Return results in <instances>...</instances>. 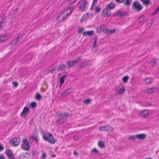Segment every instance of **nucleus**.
Masks as SVG:
<instances>
[{
	"label": "nucleus",
	"instance_id": "obj_1",
	"mask_svg": "<svg viewBox=\"0 0 159 159\" xmlns=\"http://www.w3.org/2000/svg\"><path fill=\"white\" fill-rule=\"evenodd\" d=\"M73 9L72 7H70L62 11L61 15L57 19V22L61 23L67 19L71 13Z\"/></svg>",
	"mask_w": 159,
	"mask_h": 159
},
{
	"label": "nucleus",
	"instance_id": "obj_2",
	"mask_svg": "<svg viewBox=\"0 0 159 159\" xmlns=\"http://www.w3.org/2000/svg\"><path fill=\"white\" fill-rule=\"evenodd\" d=\"M69 116L68 113L62 112L60 114L55 116V117H57V123L59 124H61L66 122L67 117Z\"/></svg>",
	"mask_w": 159,
	"mask_h": 159
},
{
	"label": "nucleus",
	"instance_id": "obj_3",
	"mask_svg": "<svg viewBox=\"0 0 159 159\" xmlns=\"http://www.w3.org/2000/svg\"><path fill=\"white\" fill-rule=\"evenodd\" d=\"M11 36V34L10 33H6L1 34L0 36V43L8 40Z\"/></svg>",
	"mask_w": 159,
	"mask_h": 159
},
{
	"label": "nucleus",
	"instance_id": "obj_4",
	"mask_svg": "<svg viewBox=\"0 0 159 159\" xmlns=\"http://www.w3.org/2000/svg\"><path fill=\"white\" fill-rule=\"evenodd\" d=\"M30 146L26 139H24L21 145L22 149L26 151H28L30 149Z\"/></svg>",
	"mask_w": 159,
	"mask_h": 159
},
{
	"label": "nucleus",
	"instance_id": "obj_5",
	"mask_svg": "<svg viewBox=\"0 0 159 159\" xmlns=\"http://www.w3.org/2000/svg\"><path fill=\"white\" fill-rule=\"evenodd\" d=\"M132 7L133 9L135 10L136 11H140L143 8L139 4L138 1H137L133 2Z\"/></svg>",
	"mask_w": 159,
	"mask_h": 159
},
{
	"label": "nucleus",
	"instance_id": "obj_6",
	"mask_svg": "<svg viewBox=\"0 0 159 159\" xmlns=\"http://www.w3.org/2000/svg\"><path fill=\"white\" fill-rule=\"evenodd\" d=\"M43 138L51 143H54L55 142L53 136L50 134H48V135L45 134L43 136Z\"/></svg>",
	"mask_w": 159,
	"mask_h": 159
},
{
	"label": "nucleus",
	"instance_id": "obj_7",
	"mask_svg": "<svg viewBox=\"0 0 159 159\" xmlns=\"http://www.w3.org/2000/svg\"><path fill=\"white\" fill-rule=\"evenodd\" d=\"M96 29L97 32H100L101 31H102L105 33H108V31H109L108 28L104 25H102L97 27L96 28Z\"/></svg>",
	"mask_w": 159,
	"mask_h": 159
},
{
	"label": "nucleus",
	"instance_id": "obj_8",
	"mask_svg": "<svg viewBox=\"0 0 159 159\" xmlns=\"http://www.w3.org/2000/svg\"><path fill=\"white\" fill-rule=\"evenodd\" d=\"M6 21V17L4 15L0 16V30L5 27Z\"/></svg>",
	"mask_w": 159,
	"mask_h": 159
},
{
	"label": "nucleus",
	"instance_id": "obj_9",
	"mask_svg": "<svg viewBox=\"0 0 159 159\" xmlns=\"http://www.w3.org/2000/svg\"><path fill=\"white\" fill-rule=\"evenodd\" d=\"M19 139L17 138H14L11 139L9 141V144L13 147L17 146L19 144Z\"/></svg>",
	"mask_w": 159,
	"mask_h": 159
},
{
	"label": "nucleus",
	"instance_id": "obj_10",
	"mask_svg": "<svg viewBox=\"0 0 159 159\" xmlns=\"http://www.w3.org/2000/svg\"><path fill=\"white\" fill-rule=\"evenodd\" d=\"M87 4V2L84 0H82L80 2V8L82 11L85 10Z\"/></svg>",
	"mask_w": 159,
	"mask_h": 159
},
{
	"label": "nucleus",
	"instance_id": "obj_11",
	"mask_svg": "<svg viewBox=\"0 0 159 159\" xmlns=\"http://www.w3.org/2000/svg\"><path fill=\"white\" fill-rule=\"evenodd\" d=\"M128 13L126 11H119L115 13L114 14V16H118L120 17H122L125 16H128Z\"/></svg>",
	"mask_w": 159,
	"mask_h": 159
},
{
	"label": "nucleus",
	"instance_id": "obj_12",
	"mask_svg": "<svg viewBox=\"0 0 159 159\" xmlns=\"http://www.w3.org/2000/svg\"><path fill=\"white\" fill-rule=\"evenodd\" d=\"M5 153L9 158L11 159H14V156L12 154V152L10 149H7L5 152Z\"/></svg>",
	"mask_w": 159,
	"mask_h": 159
},
{
	"label": "nucleus",
	"instance_id": "obj_13",
	"mask_svg": "<svg viewBox=\"0 0 159 159\" xmlns=\"http://www.w3.org/2000/svg\"><path fill=\"white\" fill-rule=\"evenodd\" d=\"M92 63V61L91 60H89L87 61L84 62L81 64L80 66V67L83 68L87 66L90 65Z\"/></svg>",
	"mask_w": 159,
	"mask_h": 159
},
{
	"label": "nucleus",
	"instance_id": "obj_14",
	"mask_svg": "<svg viewBox=\"0 0 159 159\" xmlns=\"http://www.w3.org/2000/svg\"><path fill=\"white\" fill-rule=\"evenodd\" d=\"M104 14L105 15L104 16L108 17L111 15V12L110 11L108 10L107 8H105L102 11V14Z\"/></svg>",
	"mask_w": 159,
	"mask_h": 159
},
{
	"label": "nucleus",
	"instance_id": "obj_15",
	"mask_svg": "<svg viewBox=\"0 0 159 159\" xmlns=\"http://www.w3.org/2000/svg\"><path fill=\"white\" fill-rule=\"evenodd\" d=\"M149 112L147 110L143 111L141 113L140 115L142 117H148L149 115Z\"/></svg>",
	"mask_w": 159,
	"mask_h": 159
},
{
	"label": "nucleus",
	"instance_id": "obj_16",
	"mask_svg": "<svg viewBox=\"0 0 159 159\" xmlns=\"http://www.w3.org/2000/svg\"><path fill=\"white\" fill-rule=\"evenodd\" d=\"M104 131L108 133H112L114 130L113 128L109 125H106L104 126Z\"/></svg>",
	"mask_w": 159,
	"mask_h": 159
},
{
	"label": "nucleus",
	"instance_id": "obj_17",
	"mask_svg": "<svg viewBox=\"0 0 159 159\" xmlns=\"http://www.w3.org/2000/svg\"><path fill=\"white\" fill-rule=\"evenodd\" d=\"M72 92V89L71 88H68L63 93L61 94V96L63 97L66 96Z\"/></svg>",
	"mask_w": 159,
	"mask_h": 159
},
{
	"label": "nucleus",
	"instance_id": "obj_18",
	"mask_svg": "<svg viewBox=\"0 0 159 159\" xmlns=\"http://www.w3.org/2000/svg\"><path fill=\"white\" fill-rule=\"evenodd\" d=\"M139 22L141 24H143L145 21L146 19L143 15H141L139 18Z\"/></svg>",
	"mask_w": 159,
	"mask_h": 159
},
{
	"label": "nucleus",
	"instance_id": "obj_19",
	"mask_svg": "<svg viewBox=\"0 0 159 159\" xmlns=\"http://www.w3.org/2000/svg\"><path fill=\"white\" fill-rule=\"evenodd\" d=\"M136 137L139 139H143L146 137V135L144 134H139L136 135Z\"/></svg>",
	"mask_w": 159,
	"mask_h": 159
},
{
	"label": "nucleus",
	"instance_id": "obj_20",
	"mask_svg": "<svg viewBox=\"0 0 159 159\" xmlns=\"http://www.w3.org/2000/svg\"><path fill=\"white\" fill-rule=\"evenodd\" d=\"M94 32L93 30L88 31L83 33V35L84 36H90L92 35L93 34Z\"/></svg>",
	"mask_w": 159,
	"mask_h": 159
},
{
	"label": "nucleus",
	"instance_id": "obj_21",
	"mask_svg": "<svg viewBox=\"0 0 159 159\" xmlns=\"http://www.w3.org/2000/svg\"><path fill=\"white\" fill-rule=\"evenodd\" d=\"M156 90V88L152 87L150 89H148L146 91L147 93L151 94L155 92Z\"/></svg>",
	"mask_w": 159,
	"mask_h": 159
},
{
	"label": "nucleus",
	"instance_id": "obj_22",
	"mask_svg": "<svg viewBox=\"0 0 159 159\" xmlns=\"http://www.w3.org/2000/svg\"><path fill=\"white\" fill-rule=\"evenodd\" d=\"M115 7V5L114 3L111 2L108 4L106 7L108 9L111 10L113 9Z\"/></svg>",
	"mask_w": 159,
	"mask_h": 159
},
{
	"label": "nucleus",
	"instance_id": "obj_23",
	"mask_svg": "<svg viewBox=\"0 0 159 159\" xmlns=\"http://www.w3.org/2000/svg\"><path fill=\"white\" fill-rule=\"evenodd\" d=\"M29 109L26 107H25L22 112L20 113V115L22 117L24 115V114L27 113V112L29 111Z\"/></svg>",
	"mask_w": 159,
	"mask_h": 159
},
{
	"label": "nucleus",
	"instance_id": "obj_24",
	"mask_svg": "<svg viewBox=\"0 0 159 159\" xmlns=\"http://www.w3.org/2000/svg\"><path fill=\"white\" fill-rule=\"evenodd\" d=\"M74 63L72 61V60L69 61L67 63V68L70 69L71 67L72 66L74 65Z\"/></svg>",
	"mask_w": 159,
	"mask_h": 159
},
{
	"label": "nucleus",
	"instance_id": "obj_25",
	"mask_svg": "<svg viewBox=\"0 0 159 159\" xmlns=\"http://www.w3.org/2000/svg\"><path fill=\"white\" fill-rule=\"evenodd\" d=\"M19 37H18L16 38L13 40L11 43V44L13 45H15L18 43L19 41Z\"/></svg>",
	"mask_w": 159,
	"mask_h": 159
},
{
	"label": "nucleus",
	"instance_id": "obj_26",
	"mask_svg": "<svg viewBox=\"0 0 159 159\" xmlns=\"http://www.w3.org/2000/svg\"><path fill=\"white\" fill-rule=\"evenodd\" d=\"M66 69V66L64 64H61L58 68V70H64Z\"/></svg>",
	"mask_w": 159,
	"mask_h": 159
},
{
	"label": "nucleus",
	"instance_id": "obj_27",
	"mask_svg": "<svg viewBox=\"0 0 159 159\" xmlns=\"http://www.w3.org/2000/svg\"><path fill=\"white\" fill-rule=\"evenodd\" d=\"M97 39H98V37L97 36H95L93 38V39H94V41L93 45V48H95L97 47L98 46V45L97 44H96Z\"/></svg>",
	"mask_w": 159,
	"mask_h": 159
},
{
	"label": "nucleus",
	"instance_id": "obj_28",
	"mask_svg": "<svg viewBox=\"0 0 159 159\" xmlns=\"http://www.w3.org/2000/svg\"><path fill=\"white\" fill-rule=\"evenodd\" d=\"M152 80L151 78L148 77L145 79V81L147 84H149L152 82Z\"/></svg>",
	"mask_w": 159,
	"mask_h": 159
},
{
	"label": "nucleus",
	"instance_id": "obj_29",
	"mask_svg": "<svg viewBox=\"0 0 159 159\" xmlns=\"http://www.w3.org/2000/svg\"><path fill=\"white\" fill-rule=\"evenodd\" d=\"M41 98V96L40 94L39 93H37L36 94L35 96V98L36 100L38 101H40Z\"/></svg>",
	"mask_w": 159,
	"mask_h": 159
},
{
	"label": "nucleus",
	"instance_id": "obj_30",
	"mask_svg": "<svg viewBox=\"0 0 159 159\" xmlns=\"http://www.w3.org/2000/svg\"><path fill=\"white\" fill-rule=\"evenodd\" d=\"M98 145L99 147L101 148H102L105 146L103 142L101 141L98 142Z\"/></svg>",
	"mask_w": 159,
	"mask_h": 159
},
{
	"label": "nucleus",
	"instance_id": "obj_31",
	"mask_svg": "<svg viewBox=\"0 0 159 159\" xmlns=\"http://www.w3.org/2000/svg\"><path fill=\"white\" fill-rule=\"evenodd\" d=\"M88 13H87L86 14L84 15L81 19V21L82 22L84 21L85 20L88 18Z\"/></svg>",
	"mask_w": 159,
	"mask_h": 159
},
{
	"label": "nucleus",
	"instance_id": "obj_32",
	"mask_svg": "<svg viewBox=\"0 0 159 159\" xmlns=\"http://www.w3.org/2000/svg\"><path fill=\"white\" fill-rule=\"evenodd\" d=\"M128 79L129 76H126L123 78L122 81L124 83H126L128 82Z\"/></svg>",
	"mask_w": 159,
	"mask_h": 159
},
{
	"label": "nucleus",
	"instance_id": "obj_33",
	"mask_svg": "<svg viewBox=\"0 0 159 159\" xmlns=\"http://www.w3.org/2000/svg\"><path fill=\"white\" fill-rule=\"evenodd\" d=\"M142 1L144 5H146L149 4L150 3V0H143Z\"/></svg>",
	"mask_w": 159,
	"mask_h": 159
},
{
	"label": "nucleus",
	"instance_id": "obj_34",
	"mask_svg": "<svg viewBox=\"0 0 159 159\" xmlns=\"http://www.w3.org/2000/svg\"><path fill=\"white\" fill-rule=\"evenodd\" d=\"M27 61H30L32 58V55L30 54H28L26 56Z\"/></svg>",
	"mask_w": 159,
	"mask_h": 159
},
{
	"label": "nucleus",
	"instance_id": "obj_35",
	"mask_svg": "<svg viewBox=\"0 0 159 159\" xmlns=\"http://www.w3.org/2000/svg\"><path fill=\"white\" fill-rule=\"evenodd\" d=\"M125 91V89L122 86L121 88H120L118 90L119 93L120 94L123 93Z\"/></svg>",
	"mask_w": 159,
	"mask_h": 159
},
{
	"label": "nucleus",
	"instance_id": "obj_36",
	"mask_svg": "<svg viewBox=\"0 0 159 159\" xmlns=\"http://www.w3.org/2000/svg\"><path fill=\"white\" fill-rule=\"evenodd\" d=\"M136 135L135 136H130L129 137L128 139L129 140H131L133 141L135 140L136 138Z\"/></svg>",
	"mask_w": 159,
	"mask_h": 159
},
{
	"label": "nucleus",
	"instance_id": "obj_37",
	"mask_svg": "<svg viewBox=\"0 0 159 159\" xmlns=\"http://www.w3.org/2000/svg\"><path fill=\"white\" fill-rule=\"evenodd\" d=\"M100 11V8L98 6L96 7L95 9V12L97 13H99Z\"/></svg>",
	"mask_w": 159,
	"mask_h": 159
},
{
	"label": "nucleus",
	"instance_id": "obj_38",
	"mask_svg": "<svg viewBox=\"0 0 159 159\" xmlns=\"http://www.w3.org/2000/svg\"><path fill=\"white\" fill-rule=\"evenodd\" d=\"M30 105L32 108H34L36 106V103L35 102H32L30 104Z\"/></svg>",
	"mask_w": 159,
	"mask_h": 159
},
{
	"label": "nucleus",
	"instance_id": "obj_39",
	"mask_svg": "<svg viewBox=\"0 0 159 159\" xmlns=\"http://www.w3.org/2000/svg\"><path fill=\"white\" fill-rule=\"evenodd\" d=\"M60 87L62 84H63L64 83V80L62 78H60Z\"/></svg>",
	"mask_w": 159,
	"mask_h": 159
},
{
	"label": "nucleus",
	"instance_id": "obj_40",
	"mask_svg": "<svg viewBox=\"0 0 159 159\" xmlns=\"http://www.w3.org/2000/svg\"><path fill=\"white\" fill-rule=\"evenodd\" d=\"M31 138L33 139L37 143L38 142V140L37 136H32L31 137Z\"/></svg>",
	"mask_w": 159,
	"mask_h": 159
},
{
	"label": "nucleus",
	"instance_id": "obj_41",
	"mask_svg": "<svg viewBox=\"0 0 159 159\" xmlns=\"http://www.w3.org/2000/svg\"><path fill=\"white\" fill-rule=\"evenodd\" d=\"M46 157V154L44 152L43 153L41 157V159H45Z\"/></svg>",
	"mask_w": 159,
	"mask_h": 159
},
{
	"label": "nucleus",
	"instance_id": "obj_42",
	"mask_svg": "<svg viewBox=\"0 0 159 159\" xmlns=\"http://www.w3.org/2000/svg\"><path fill=\"white\" fill-rule=\"evenodd\" d=\"M90 100L89 98L86 99L84 100V103L88 104L90 102Z\"/></svg>",
	"mask_w": 159,
	"mask_h": 159
},
{
	"label": "nucleus",
	"instance_id": "obj_43",
	"mask_svg": "<svg viewBox=\"0 0 159 159\" xmlns=\"http://www.w3.org/2000/svg\"><path fill=\"white\" fill-rule=\"evenodd\" d=\"M152 104L150 102H148L144 104V106L146 107H149L152 106Z\"/></svg>",
	"mask_w": 159,
	"mask_h": 159
},
{
	"label": "nucleus",
	"instance_id": "obj_44",
	"mask_svg": "<svg viewBox=\"0 0 159 159\" xmlns=\"http://www.w3.org/2000/svg\"><path fill=\"white\" fill-rule=\"evenodd\" d=\"M151 63L152 65L153 66H155L157 65L156 61L155 60H153L151 61Z\"/></svg>",
	"mask_w": 159,
	"mask_h": 159
},
{
	"label": "nucleus",
	"instance_id": "obj_45",
	"mask_svg": "<svg viewBox=\"0 0 159 159\" xmlns=\"http://www.w3.org/2000/svg\"><path fill=\"white\" fill-rule=\"evenodd\" d=\"M130 2L129 0H126L124 4L126 6L129 5L130 4Z\"/></svg>",
	"mask_w": 159,
	"mask_h": 159
},
{
	"label": "nucleus",
	"instance_id": "obj_46",
	"mask_svg": "<svg viewBox=\"0 0 159 159\" xmlns=\"http://www.w3.org/2000/svg\"><path fill=\"white\" fill-rule=\"evenodd\" d=\"M77 0H68V2L71 4H73Z\"/></svg>",
	"mask_w": 159,
	"mask_h": 159
},
{
	"label": "nucleus",
	"instance_id": "obj_47",
	"mask_svg": "<svg viewBox=\"0 0 159 159\" xmlns=\"http://www.w3.org/2000/svg\"><path fill=\"white\" fill-rule=\"evenodd\" d=\"M92 152L98 154H99V151H97V149L95 148L93 149L92 150Z\"/></svg>",
	"mask_w": 159,
	"mask_h": 159
},
{
	"label": "nucleus",
	"instance_id": "obj_48",
	"mask_svg": "<svg viewBox=\"0 0 159 159\" xmlns=\"http://www.w3.org/2000/svg\"><path fill=\"white\" fill-rule=\"evenodd\" d=\"M115 31V30H109V31L108 32V33L111 34L114 33Z\"/></svg>",
	"mask_w": 159,
	"mask_h": 159
},
{
	"label": "nucleus",
	"instance_id": "obj_49",
	"mask_svg": "<svg viewBox=\"0 0 159 159\" xmlns=\"http://www.w3.org/2000/svg\"><path fill=\"white\" fill-rule=\"evenodd\" d=\"M12 84L14 87H16L18 85V83L16 82H14L12 83Z\"/></svg>",
	"mask_w": 159,
	"mask_h": 159
},
{
	"label": "nucleus",
	"instance_id": "obj_50",
	"mask_svg": "<svg viewBox=\"0 0 159 159\" xmlns=\"http://www.w3.org/2000/svg\"><path fill=\"white\" fill-rule=\"evenodd\" d=\"M158 11H159V6L157 8L156 11L154 12L152 14V15H155L156 13Z\"/></svg>",
	"mask_w": 159,
	"mask_h": 159
},
{
	"label": "nucleus",
	"instance_id": "obj_51",
	"mask_svg": "<svg viewBox=\"0 0 159 159\" xmlns=\"http://www.w3.org/2000/svg\"><path fill=\"white\" fill-rule=\"evenodd\" d=\"M84 30V29H82V28H80L79 30H78V33H81Z\"/></svg>",
	"mask_w": 159,
	"mask_h": 159
},
{
	"label": "nucleus",
	"instance_id": "obj_52",
	"mask_svg": "<svg viewBox=\"0 0 159 159\" xmlns=\"http://www.w3.org/2000/svg\"><path fill=\"white\" fill-rule=\"evenodd\" d=\"M118 3H122L124 0H115Z\"/></svg>",
	"mask_w": 159,
	"mask_h": 159
},
{
	"label": "nucleus",
	"instance_id": "obj_53",
	"mask_svg": "<svg viewBox=\"0 0 159 159\" xmlns=\"http://www.w3.org/2000/svg\"><path fill=\"white\" fill-rule=\"evenodd\" d=\"M4 148L3 146L0 144V151H2L3 150Z\"/></svg>",
	"mask_w": 159,
	"mask_h": 159
},
{
	"label": "nucleus",
	"instance_id": "obj_54",
	"mask_svg": "<svg viewBox=\"0 0 159 159\" xmlns=\"http://www.w3.org/2000/svg\"><path fill=\"white\" fill-rule=\"evenodd\" d=\"M104 126H102L101 127H100L99 128V130H104Z\"/></svg>",
	"mask_w": 159,
	"mask_h": 159
},
{
	"label": "nucleus",
	"instance_id": "obj_55",
	"mask_svg": "<svg viewBox=\"0 0 159 159\" xmlns=\"http://www.w3.org/2000/svg\"><path fill=\"white\" fill-rule=\"evenodd\" d=\"M33 156H34L36 153L35 151H32L31 152Z\"/></svg>",
	"mask_w": 159,
	"mask_h": 159
},
{
	"label": "nucleus",
	"instance_id": "obj_56",
	"mask_svg": "<svg viewBox=\"0 0 159 159\" xmlns=\"http://www.w3.org/2000/svg\"><path fill=\"white\" fill-rule=\"evenodd\" d=\"M55 71V69H53L50 70L49 71V72L51 73H52Z\"/></svg>",
	"mask_w": 159,
	"mask_h": 159
},
{
	"label": "nucleus",
	"instance_id": "obj_57",
	"mask_svg": "<svg viewBox=\"0 0 159 159\" xmlns=\"http://www.w3.org/2000/svg\"><path fill=\"white\" fill-rule=\"evenodd\" d=\"M72 61H73L74 63H77L78 62V61L76 59L74 60H72Z\"/></svg>",
	"mask_w": 159,
	"mask_h": 159
},
{
	"label": "nucleus",
	"instance_id": "obj_58",
	"mask_svg": "<svg viewBox=\"0 0 159 159\" xmlns=\"http://www.w3.org/2000/svg\"><path fill=\"white\" fill-rule=\"evenodd\" d=\"M72 61H73L74 63H77L78 62V61L76 59L74 60H72Z\"/></svg>",
	"mask_w": 159,
	"mask_h": 159
},
{
	"label": "nucleus",
	"instance_id": "obj_59",
	"mask_svg": "<svg viewBox=\"0 0 159 159\" xmlns=\"http://www.w3.org/2000/svg\"><path fill=\"white\" fill-rule=\"evenodd\" d=\"M0 159H5V157L3 155H0Z\"/></svg>",
	"mask_w": 159,
	"mask_h": 159
},
{
	"label": "nucleus",
	"instance_id": "obj_60",
	"mask_svg": "<svg viewBox=\"0 0 159 159\" xmlns=\"http://www.w3.org/2000/svg\"><path fill=\"white\" fill-rule=\"evenodd\" d=\"M80 57H81L80 56V57H77V58H76V60L78 61H80V60H81V59H80Z\"/></svg>",
	"mask_w": 159,
	"mask_h": 159
},
{
	"label": "nucleus",
	"instance_id": "obj_61",
	"mask_svg": "<svg viewBox=\"0 0 159 159\" xmlns=\"http://www.w3.org/2000/svg\"><path fill=\"white\" fill-rule=\"evenodd\" d=\"M73 138L75 140H77L78 139V137L77 136L74 137Z\"/></svg>",
	"mask_w": 159,
	"mask_h": 159
},
{
	"label": "nucleus",
	"instance_id": "obj_62",
	"mask_svg": "<svg viewBox=\"0 0 159 159\" xmlns=\"http://www.w3.org/2000/svg\"><path fill=\"white\" fill-rule=\"evenodd\" d=\"M66 75H65L63 76L62 77H61V78H63V79L64 80L66 79Z\"/></svg>",
	"mask_w": 159,
	"mask_h": 159
},
{
	"label": "nucleus",
	"instance_id": "obj_63",
	"mask_svg": "<svg viewBox=\"0 0 159 159\" xmlns=\"http://www.w3.org/2000/svg\"><path fill=\"white\" fill-rule=\"evenodd\" d=\"M25 155H24V157H26L28 156L29 155V154L28 153H26L25 154Z\"/></svg>",
	"mask_w": 159,
	"mask_h": 159
},
{
	"label": "nucleus",
	"instance_id": "obj_64",
	"mask_svg": "<svg viewBox=\"0 0 159 159\" xmlns=\"http://www.w3.org/2000/svg\"><path fill=\"white\" fill-rule=\"evenodd\" d=\"M98 0H93V3H96L97 2Z\"/></svg>",
	"mask_w": 159,
	"mask_h": 159
}]
</instances>
